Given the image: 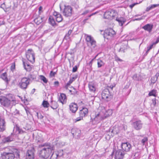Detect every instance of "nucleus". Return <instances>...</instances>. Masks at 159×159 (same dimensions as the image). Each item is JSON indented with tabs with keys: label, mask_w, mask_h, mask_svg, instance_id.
<instances>
[{
	"label": "nucleus",
	"mask_w": 159,
	"mask_h": 159,
	"mask_svg": "<svg viewBox=\"0 0 159 159\" xmlns=\"http://www.w3.org/2000/svg\"><path fill=\"white\" fill-rule=\"evenodd\" d=\"M153 25L150 24H147L143 27V28L144 30L150 32H151L153 28Z\"/></svg>",
	"instance_id": "nucleus-23"
},
{
	"label": "nucleus",
	"mask_w": 159,
	"mask_h": 159,
	"mask_svg": "<svg viewBox=\"0 0 159 159\" xmlns=\"http://www.w3.org/2000/svg\"><path fill=\"white\" fill-rule=\"evenodd\" d=\"M83 117L81 116H80V117L77 118L76 119L74 120V121L76 122L77 121H79L82 120H83Z\"/></svg>",
	"instance_id": "nucleus-42"
},
{
	"label": "nucleus",
	"mask_w": 159,
	"mask_h": 159,
	"mask_svg": "<svg viewBox=\"0 0 159 159\" xmlns=\"http://www.w3.org/2000/svg\"><path fill=\"white\" fill-rule=\"evenodd\" d=\"M28 79H31L33 80L35 79L36 78L35 76L34 75L31 74H30L28 75Z\"/></svg>",
	"instance_id": "nucleus-44"
},
{
	"label": "nucleus",
	"mask_w": 159,
	"mask_h": 159,
	"mask_svg": "<svg viewBox=\"0 0 159 159\" xmlns=\"http://www.w3.org/2000/svg\"><path fill=\"white\" fill-rule=\"evenodd\" d=\"M36 115L38 117V118H40V119L42 118H43V116L40 115V113H39L38 112H36Z\"/></svg>",
	"instance_id": "nucleus-48"
},
{
	"label": "nucleus",
	"mask_w": 159,
	"mask_h": 159,
	"mask_svg": "<svg viewBox=\"0 0 159 159\" xmlns=\"http://www.w3.org/2000/svg\"><path fill=\"white\" fill-rule=\"evenodd\" d=\"M26 57L30 61L33 62L35 61L34 53L31 49H29L26 52Z\"/></svg>",
	"instance_id": "nucleus-9"
},
{
	"label": "nucleus",
	"mask_w": 159,
	"mask_h": 159,
	"mask_svg": "<svg viewBox=\"0 0 159 159\" xmlns=\"http://www.w3.org/2000/svg\"><path fill=\"white\" fill-rule=\"evenodd\" d=\"M115 154V159H123L125 154L121 150H118L115 152L114 151L111 154V156Z\"/></svg>",
	"instance_id": "nucleus-12"
},
{
	"label": "nucleus",
	"mask_w": 159,
	"mask_h": 159,
	"mask_svg": "<svg viewBox=\"0 0 159 159\" xmlns=\"http://www.w3.org/2000/svg\"><path fill=\"white\" fill-rule=\"evenodd\" d=\"M39 154L40 157L47 158L49 156L50 145L45 143L39 148Z\"/></svg>",
	"instance_id": "nucleus-1"
},
{
	"label": "nucleus",
	"mask_w": 159,
	"mask_h": 159,
	"mask_svg": "<svg viewBox=\"0 0 159 159\" xmlns=\"http://www.w3.org/2000/svg\"><path fill=\"white\" fill-rule=\"evenodd\" d=\"M54 71H50V77L54 76L56 73L57 71V70L56 68L54 69Z\"/></svg>",
	"instance_id": "nucleus-41"
},
{
	"label": "nucleus",
	"mask_w": 159,
	"mask_h": 159,
	"mask_svg": "<svg viewBox=\"0 0 159 159\" xmlns=\"http://www.w3.org/2000/svg\"><path fill=\"white\" fill-rule=\"evenodd\" d=\"M121 146L122 150L125 152L129 151L131 148L130 144L128 142L122 143Z\"/></svg>",
	"instance_id": "nucleus-16"
},
{
	"label": "nucleus",
	"mask_w": 159,
	"mask_h": 159,
	"mask_svg": "<svg viewBox=\"0 0 159 159\" xmlns=\"http://www.w3.org/2000/svg\"><path fill=\"white\" fill-rule=\"evenodd\" d=\"M40 78L41 80H42L44 83L47 82V80L46 78L43 75H41L40 76Z\"/></svg>",
	"instance_id": "nucleus-39"
},
{
	"label": "nucleus",
	"mask_w": 159,
	"mask_h": 159,
	"mask_svg": "<svg viewBox=\"0 0 159 159\" xmlns=\"http://www.w3.org/2000/svg\"><path fill=\"white\" fill-rule=\"evenodd\" d=\"M152 104L154 106H155L157 103V100L155 98H153L152 100Z\"/></svg>",
	"instance_id": "nucleus-47"
},
{
	"label": "nucleus",
	"mask_w": 159,
	"mask_h": 159,
	"mask_svg": "<svg viewBox=\"0 0 159 159\" xmlns=\"http://www.w3.org/2000/svg\"><path fill=\"white\" fill-rule=\"evenodd\" d=\"M52 16L56 19L57 21L58 22H61L62 20L61 15L56 11H54L53 12Z\"/></svg>",
	"instance_id": "nucleus-18"
},
{
	"label": "nucleus",
	"mask_w": 159,
	"mask_h": 159,
	"mask_svg": "<svg viewBox=\"0 0 159 159\" xmlns=\"http://www.w3.org/2000/svg\"><path fill=\"white\" fill-rule=\"evenodd\" d=\"M151 9H152L151 8V7L150 6H149L148 7H147V8H146V11H149V10H151Z\"/></svg>",
	"instance_id": "nucleus-55"
},
{
	"label": "nucleus",
	"mask_w": 159,
	"mask_h": 159,
	"mask_svg": "<svg viewBox=\"0 0 159 159\" xmlns=\"http://www.w3.org/2000/svg\"><path fill=\"white\" fill-rule=\"evenodd\" d=\"M15 137V134L11 133V135L8 137L4 138L3 139V142L4 143L11 142L13 140Z\"/></svg>",
	"instance_id": "nucleus-20"
},
{
	"label": "nucleus",
	"mask_w": 159,
	"mask_h": 159,
	"mask_svg": "<svg viewBox=\"0 0 159 159\" xmlns=\"http://www.w3.org/2000/svg\"><path fill=\"white\" fill-rule=\"evenodd\" d=\"M56 144L57 146L61 147L65 145V143L63 142L59 141L57 142Z\"/></svg>",
	"instance_id": "nucleus-37"
},
{
	"label": "nucleus",
	"mask_w": 159,
	"mask_h": 159,
	"mask_svg": "<svg viewBox=\"0 0 159 159\" xmlns=\"http://www.w3.org/2000/svg\"><path fill=\"white\" fill-rule=\"evenodd\" d=\"M70 111L73 113L76 112L78 108V107L76 104L75 103H71L69 105Z\"/></svg>",
	"instance_id": "nucleus-22"
},
{
	"label": "nucleus",
	"mask_w": 159,
	"mask_h": 159,
	"mask_svg": "<svg viewBox=\"0 0 159 159\" xmlns=\"http://www.w3.org/2000/svg\"><path fill=\"white\" fill-rule=\"evenodd\" d=\"M71 89H69L70 92L71 93V94H75L77 93V91L74 87H72Z\"/></svg>",
	"instance_id": "nucleus-38"
},
{
	"label": "nucleus",
	"mask_w": 159,
	"mask_h": 159,
	"mask_svg": "<svg viewBox=\"0 0 159 159\" xmlns=\"http://www.w3.org/2000/svg\"><path fill=\"white\" fill-rule=\"evenodd\" d=\"M131 7H133L134 6V5H133V6H130Z\"/></svg>",
	"instance_id": "nucleus-63"
},
{
	"label": "nucleus",
	"mask_w": 159,
	"mask_h": 159,
	"mask_svg": "<svg viewBox=\"0 0 159 159\" xmlns=\"http://www.w3.org/2000/svg\"><path fill=\"white\" fill-rule=\"evenodd\" d=\"M156 90H152L151 92H150L149 94L148 95L149 96H153L154 97L156 96Z\"/></svg>",
	"instance_id": "nucleus-36"
},
{
	"label": "nucleus",
	"mask_w": 159,
	"mask_h": 159,
	"mask_svg": "<svg viewBox=\"0 0 159 159\" xmlns=\"http://www.w3.org/2000/svg\"><path fill=\"white\" fill-rule=\"evenodd\" d=\"M0 77L5 82H6L7 83H8V80L7 78V73L6 72L2 74L1 75Z\"/></svg>",
	"instance_id": "nucleus-27"
},
{
	"label": "nucleus",
	"mask_w": 159,
	"mask_h": 159,
	"mask_svg": "<svg viewBox=\"0 0 159 159\" xmlns=\"http://www.w3.org/2000/svg\"><path fill=\"white\" fill-rule=\"evenodd\" d=\"M71 133L74 137L78 138L80 136L81 131L78 129L74 128L71 129Z\"/></svg>",
	"instance_id": "nucleus-15"
},
{
	"label": "nucleus",
	"mask_w": 159,
	"mask_h": 159,
	"mask_svg": "<svg viewBox=\"0 0 159 159\" xmlns=\"http://www.w3.org/2000/svg\"><path fill=\"white\" fill-rule=\"evenodd\" d=\"M116 20L119 22V25L121 26H122L126 21L125 19L122 17L118 18L116 19Z\"/></svg>",
	"instance_id": "nucleus-25"
},
{
	"label": "nucleus",
	"mask_w": 159,
	"mask_h": 159,
	"mask_svg": "<svg viewBox=\"0 0 159 159\" xmlns=\"http://www.w3.org/2000/svg\"><path fill=\"white\" fill-rule=\"evenodd\" d=\"M72 32L71 30H69L67 33L66 34L64 38V40H66L68 42L71 41V39L70 38V36Z\"/></svg>",
	"instance_id": "nucleus-24"
},
{
	"label": "nucleus",
	"mask_w": 159,
	"mask_h": 159,
	"mask_svg": "<svg viewBox=\"0 0 159 159\" xmlns=\"http://www.w3.org/2000/svg\"><path fill=\"white\" fill-rule=\"evenodd\" d=\"M16 129L17 132L19 134H22L25 132V131H23V130L20 129L18 127H17L16 128Z\"/></svg>",
	"instance_id": "nucleus-40"
},
{
	"label": "nucleus",
	"mask_w": 159,
	"mask_h": 159,
	"mask_svg": "<svg viewBox=\"0 0 159 159\" xmlns=\"http://www.w3.org/2000/svg\"><path fill=\"white\" fill-rule=\"evenodd\" d=\"M33 89V91H34V90H35V89Z\"/></svg>",
	"instance_id": "nucleus-64"
},
{
	"label": "nucleus",
	"mask_w": 159,
	"mask_h": 159,
	"mask_svg": "<svg viewBox=\"0 0 159 159\" xmlns=\"http://www.w3.org/2000/svg\"><path fill=\"white\" fill-rule=\"evenodd\" d=\"M88 12H89L88 11H87V10L86 11H84V13H83L82 14L84 15V14H86Z\"/></svg>",
	"instance_id": "nucleus-57"
},
{
	"label": "nucleus",
	"mask_w": 159,
	"mask_h": 159,
	"mask_svg": "<svg viewBox=\"0 0 159 159\" xmlns=\"http://www.w3.org/2000/svg\"><path fill=\"white\" fill-rule=\"evenodd\" d=\"M15 68V63H13L11 66V69L12 71H13Z\"/></svg>",
	"instance_id": "nucleus-46"
},
{
	"label": "nucleus",
	"mask_w": 159,
	"mask_h": 159,
	"mask_svg": "<svg viewBox=\"0 0 159 159\" xmlns=\"http://www.w3.org/2000/svg\"><path fill=\"white\" fill-rule=\"evenodd\" d=\"M2 159H14L15 157H19V152L16 150L15 153L4 152L2 154Z\"/></svg>",
	"instance_id": "nucleus-3"
},
{
	"label": "nucleus",
	"mask_w": 159,
	"mask_h": 159,
	"mask_svg": "<svg viewBox=\"0 0 159 159\" xmlns=\"http://www.w3.org/2000/svg\"><path fill=\"white\" fill-rule=\"evenodd\" d=\"M93 59H92V60H91V61H90V63H91H91H92V61H93Z\"/></svg>",
	"instance_id": "nucleus-60"
},
{
	"label": "nucleus",
	"mask_w": 159,
	"mask_h": 159,
	"mask_svg": "<svg viewBox=\"0 0 159 159\" xmlns=\"http://www.w3.org/2000/svg\"><path fill=\"white\" fill-rule=\"evenodd\" d=\"M59 84V82L58 81H56L54 83V85L55 86H57Z\"/></svg>",
	"instance_id": "nucleus-53"
},
{
	"label": "nucleus",
	"mask_w": 159,
	"mask_h": 159,
	"mask_svg": "<svg viewBox=\"0 0 159 159\" xmlns=\"http://www.w3.org/2000/svg\"><path fill=\"white\" fill-rule=\"evenodd\" d=\"M159 42V38H158L155 42H154L155 44L156 45L157 43H158Z\"/></svg>",
	"instance_id": "nucleus-56"
},
{
	"label": "nucleus",
	"mask_w": 159,
	"mask_h": 159,
	"mask_svg": "<svg viewBox=\"0 0 159 159\" xmlns=\"http://www.w3.org/2000/svg\"><path fill=\"white\" fill-rule=\"evenodd\" d=\"M159 75V74L157 73L156 75V76L157 77V78L158 76Z\"/></svg>",
	"instance_id": "nucleus-59"
},
{
	"label": "nucleus",
	"mask_w": 159,
	"mask_h": 159,
	"mask_svg": "<svg viewBox=\"0 0 159 159\" xmlns=\"http://www.w3.org/2000/svg\"><path fill=\"white\" fill-rule=\"evenodd\" d=\"M145 17L144 16H143L140 18H138L135 19L134 20H139L143 19Z\"/></svg>",
	"instance_id": "nucleus-50"
},
{
	"label": "nucleus",
	"mask_w": 159,
	"mask_h": 159,
	"mask_svg": "<svg viewBox=\"0 0 159 159\" xmlns=\"http://www.w3.org/2000/svg\"><path fill=\"white\" fill-rule=\"evenodd\" d=\"M42 105L44 108H48L49 106V103L47 101L45 100L43 101Z\"/></svg>",
	"instance_id": "nucleus-35"
},
{
	"label": "nucleus",
	"mask_w": 159,
	"mask_h": 159,
	"mask_svg": "<svg viewBox=\"0 0 159 159\" xmlns=\"http://www.w3.org/2000/svg\"><path fill=\"white\" fill-rule=\"evenodd\" d=\"M55 19L52 16H50V24H51L52 26L54 27L57 26L54 20Z\"/></svg>",
	"instance_id": "nucleus-33"
},
{
	"label": "nucleus",
	"mask_w": 159,
	"mask_h": 159,
	"mask_svg": "<svg viewBox=\"0 0 159 159\" xmlns=\"http://www.w3.org/2000/svg\"><path fill=\"white\" fill-rule=\"evenodd\" d=\"M58 107V104L55 101L52 102V106L51 107L53 109H56Z\"/></svg>",
	"instance_id": "nucleus-34"
},
{
	"label": "nucleus",
	"mask_w": 159,
	"mask_h": 159,
	"mask_svg": "<svg viewBox=\"0 0 159 159\" xmlns=\"http://www.w3.org/2000/svg\"><path fill=\"white\" fill-rule=\"evenodd\" d=\"M63 14L66 17L70 16L72 14V7L69 6H65Z\"/></svg>",
	"instance_id": "nucleus-11"
},
{
	"label": "nucleus",
	"mask_w": 159,
	"mask_h": 159,
	"mask_svg": "<svg viewBox=\"0 0 159 159\" xmlns=\"http://www.w3.org/2000/svg\"><path fill=\"white\" fill-rule=\"evenodd\" d=\"M102 98L107 101L111 100L112 98L111 95L110 94L108 90L106 89L103 90L102 93Z\"/></svg>",
	"instance_id": "nucleus-10"
},
{
	"label": "nucleus",
	"mask_w": 159,
	"mask_h": 159,
	"mask_svg": "<svg viewBox=\"0 0 159 159\" xmlns=\"http://www.w3.org/2000/svg\"><path fill=\"white\" fill-rule=\"evenodd\" d=\"M143 124L140 120H138L133 122L132 125L134 128L136 130L140 129L142 127Z\"/></svg>",
	"instance_id": "nucleus-13"
},
{
	"label": "nucleus",
	"mask_w": 159,
	"mask_h": 159,
	"mask_svg": "<svg viewBox=\"0 0 159 159\" xmlns=\"http://www.w3.org/2000/svg\"><path fill=\"white\" fill-rule=\"evenodd\" d=\"M85 39L89 47L94 48L96 46V42L93 38L90 35H85Z\"/></svg>",
	"instance_id": "nucleus-6"
},
{
	"label": "nucleus",
	"mask_w": 159,
	"mask_h": 159,
	"mask_svg": "<svg viewBox=\"0 0 159 159\" xmlns=\"http://www.w3.org/2000/svg\"><path fill=\"white\" fill-rule=\"evenodd\" d=\"M59 100L62 104H66L67 101L66 95L63 93H60L59 98Z\"/></svg>",
	"instance_id": "nucleus-19"
},
{
	"label": "nucleus",
	"mask_w": 159,
	"mask_h": 159,
	"mask_svg": "<svg viewBox=\"0 0 159 159\" xmlns=\"http://www.w3.org/2000/svg\"><path fill=\"white\" fill-rule=\"evenodd\" d=\"M88 113V110L85 107H82L80 109L79 112V115L81 116L85 117L87 115Z\"/></svg>",
	"instance_id": "nucleus-21"
},
{
	"label": "nucleus",
	"mask_w": 159,
	"mask_h": 159,
	"mask_svg": "<svg viewBox=\"0 0 159 159\" xmlns=\"http://www.w3.org/2000/svg\"><path fill=\"white\" fill-rule=\"evenodd\" d=\"M38 142H40L41 141V140H38Z\"/></svg>",
	"instance_id": "nucleus-62"
},
{
	"label": "nucleus",
	"mask_w": 159,
	"mask_h": 159,
	"mask_svg": "<svg viewBox=\"0 0 159 159\" xmlns=\"http://www.w3.org/2000/svg\"><path fill=\"white\" fill-rule=\"evenodd\" d=\"M89 87L90 91L92 92H94L96 88L94 84H89Z\"/></svg>",
	"instance_id": "nucleus-30"
},
{
	"label": "nucleus",
	"mask_w": 159,
	"mask_h": 159,
	"mask_svg": "<svg viewBox=\"0 0 159 159\" xmlns=\"http://www.w3.org/2000/svg\"><path fill=\"white\" fill-rule=\"evenodd\" d=\"M14 101V99H9L5 97L0 98V102L1 105L7 107H11L13 105L12 102Z\"/></svg>",
	"instance_id": "nucleus-4"
},
{
	"label": "nucleus",
	"mask_w": 159,
	"mask_h": 159,
	"mask_svg": "<svg viewBox=\"0 0 159 159\" xmlns=\"http://www.w3.org/2000/svg\"><path fill=\"white\" fill-rule=\"evenodd\" d=\"M95 14V13H92V14H91V15H90L89 16V17H90L91 16H93V15H94Z\"/></svg>",
	"instance_id": "nucleus-58"
},
{
	"label": "nucleus",
	"mask_w": 159,
	"mask_h": 159,
	"mask_svg": "<svg viewBox=\"0 0 159 159\" xmlns=\"http://www.w3.org/2000/svg\"><path fill=\"white\" fill-rule=\"evenodd\" d=\"M117 12L112 10H109L105 12L104 14V18L105 19H111L115 17Z\"/></svg>",
	"instance_id": "nucleus-8"
},
{
	"label": "nucleus",
	"mask_w": 159,
	"mask_h": 159,
	"mask_svg": "<svg viewBox=\"0 0 159 159\" xmlns=\"http://www.w3.org/2000/svg\"><path fill=\"white\" fill-rule=\"evenodd\" d=\"M148 140V138L146 137H144L143 139L141 140V143L143 145L145 144V143L147 142Z\"/></svg>",
	"instance_id": "nucleus-43"
},
{
	"label": "nucleus",
	"mask_w": 159,
	"mask_h": 159,
	"mask_svg": "<svg viewBox=\"0 0 159 159\" xmlns=\"http://www.w3.org/2000/svg\"><path fill=\"white\" fill-rule=\"evenodd\" d=\"M42 17H39L35 18L34 20V22L37 25H39L40 24L42 21Z\"/></svg>",
	"instance_id": "nucleus-28"
},
{
	"label": "nucleus",
	"mask_w": 159,
	"mask_h": 159,
	"mask_svg": "<svg viewBox=\"0 0 159 159\" xmlns=\"http://www.w3.org/2000/svg\"><path fill=\"white\" fill-rule=\"evenodd\" d=\"M34 149L31 148L28 150L26 154V159H34Z\"/></svg>",
	"instance_id": "nucleus-14"
},
{
	"label": "nucleus",
	"mask_w": 159,
	"mask_h": 159,
	"mask_svg": "<svg viewBox=\"0 0 159 159\" xmlns=\"http://www.w3.org/2000/svg\"><path fill=\"white\" fill-rule=\"evenodd\" d=\"M22 62L24 69L27 71H30L32 69V66L30 65L25 60H22Z\"/></svg>",
	"instance_id": "nucleus-17"
},
{
	"label": "nucleus",
	"mask_w": 159,
	"mask_h": 159,
	"mask_svg": "<svg viewBox=\"0 0 159 159\" xmlns=\"http://www.w3.org/2000/svg\"><path fill=\"white\" fill-rule=\"evenodd\" d=\"M125 48V47H124V48H122V47H121L119 51L120 52V51L123 52H125V51H124Z\"/></svg>",
	"instance_id": "nucleus-54"
},
{
	"label": "nucleus",
	"mask_w": 159,
	"mask_h": 159,
	"mask_svg": "<svg viewBox=\"0 0 159 159\" xmlns=\"http://www.w3.org/2000/svg\"><path fill=\"white\" fill-rule=\"evenodd\" d=\"M77 70V67L76 66H75V67H74L72 70V71L73 72H75Z\"/></svg>",
	"instance_id": "nucleus-51"
},
{
	"label": "nucleus",
	"mask_w": 159,
	"mask_h": 159,
	"mask_svg": "<svg viewBox=\"0 0 159 159\" xmlns=\"http://www.w3.org/2000/svg\"><path fill=\"white\" fill-rule=\"evenodd\" d=\"M76 78L75 77H73L72 78H70V80L66 84V85L65 87V88L67 89H68V87L70 84L72 83L73 81H75L76 79Z\"/></svg>",
	"instance_id": "nucleus-26"
},
{
	"label": "nucleus",
	"mask_w": 159,
	"mask_h": 159,
	"mask_svg": "<svg viewBox=\"0 0 159 159\" xmlns=\"http://www.w3.org/2000/svg\"><path fill=\"white\" fill-rule=\"evenodd\" d=\"M30 80L27 78H22L19 82V86L22 89H25L29 84Z\"/></svg>",
	"instance_id": "nucleus-7"
},
{
	"label": "nucleus",
	"mask_w": 159,
	"mask_h": 159,
	"mask_svg": "<svg viewBox=\"0 0 159 159\" xmlns=\"http://www.w3.org/2000/svg\"><path fill=\"white\" fill-rule=\"evenodd\" d=\"M158 6V4H153V5H151L150 7H151V8L152 9L153 8H154L157 7Z\"/></svg>",
	"instance_id": "nucleus-49"
},
{
	"label": "nucleus",
	"mask_w": 159,
	"mask_h": 159,
	"mask_svg": "<svg viewBox=\"0 0 159 159\" xmlns=\"http://www.w3.org/2000/svg\"><path fill=\"white\" fill-rule=\"evenodd\" d=\"M104 62L102 60L100 59L98 60L97 64L98 68L101 67L103 66L104 65Z\"/></svg>",
	"instance_id": "nucleus-31"
},
{
	"label": "nucleus",
	"mask_w": 159,
	"mask_h": 159,
	"mask_svg": "<svg viewBox=\"0 0 159 159\" xmlns=\"http://www.w3.org/2000/svg\"><path fill=\"white\" fill-rule=\"evenodd\" d=\"M25 109L27 115L28 116L29 114H30L29 108L26 107L25 108Z\"/></svg>",
	"instance_id": "nucleus-45"
},
{
	"label": "nucleus",
	"mask_w": 159,
	"mask_h": 159,
	"mask_svg": "<svg viewBox=\"0 0 159 159\" xmlns=\"http://www.w3.org/2000/svg\"><path fill=\"white\" fill-rule=\"evenodd\" d=\"M48 21L49 22H50V17H49L48 18Z\"/></svg>",
	"instance_id": "nucleus-61"
},
{
	"label": "nucleus",
	"mask_w": 159,
	"mask_h": 159,
	"mask_svg": "<svg viewBox=\"0 0 159 159\" xmlns=\"http://www.w3.org/2000/svg\"><path fill=\"white\" fill-rule=\"evenodd\" d=\"M156 46V44L153 42L152 44H150L149 46L147 47V50L146 52V53L147 54L149 51L152 48Z\"/></svg>",
	"instance_id": "nucleus-32"
},
{
	"label": "nucleus",
	"mask_w": 159,
	"mask_h": 159,
	"mask_svg": "<svg viewBox=\"0 0 159 159\" xmlns=\"http://www.w3.org/2000/svg\"><path fill=\"white\" fill-rule=\"evenodd\" d=\"M55 155L56 156V158L58 157H61L63 155V150H60L58 152V153H55V154L54 153L52 154V157L53 155Z\"/></svg>",
	"instance_id": "nucleus-29"
},
{
	"label": "nucleus",
	"mask_w": 159,
	"mask_h": 159,
	"mask_svg": "<svg viewBox=\"0 0 159 159\" xmlns=\"http://www.w3.org/2000/svg\"><path fill=\"white\" fill-rule=\"evenodd\" d=\"M43 7L41 6H40L39 8V13L40 14L42 12Z\"/></svg>",
	"instance_id": "nucleus-52"
},
{
	"label": "nucleus",
	"mask_w": 159,
	"mask_h": 159,
	"mask_svg": "<svg viewBox=\"0 0 159 159\" xmlns=\"http://www.w3.org/2000/svg\"><path fill=\"white\" fill-rule=\"evenodd\" d=\"M116 34L115 31L111 28H108L104 31V37L107 39H111Z\"/></svg>",
	"instance_id": "nucleus-5"
},
{
	"label": "nucleus",
	"mask_w": 159,
	"mask_h": 159,
	"mask_svg": "<svg viewBox=\"0 0 159 159\" xmlns=\"http://www.w3.org/2000/svg\"><path fill=\"white\" fill-rule=\"evenodd\" d=\"M107 117V116L104 115L102 112H100L96 114L94 118H91V120L92 123L96 124L106 119Z\"/></svg>",
	"instance_id": "nucleus-2"
}]
</instances>
